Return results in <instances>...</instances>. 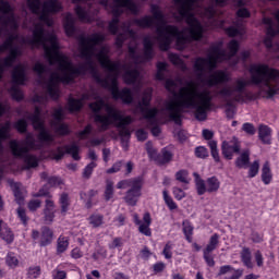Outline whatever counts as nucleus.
Returning a JSON list of instances; mask_svg holds the SVG:
<instances>
[{"mask_svg":"<svg viewBox=\"0 0 279 279\" xmlns=\"http://www.w3.org/2000/svg\"><path fill=\"white\" fill-rule=\"evenodd\" d=\"M258 171H260V161L254 160L248 167L247 178H256L258 175Z\"/></svg>","mask_w":279,"mask_h":279,"instance_id":"09e8293b","label":"nucleus"},{"mask_svg":"<svg viewBox=\"0 0 279 279\" xmlns=\"http://www.w3.org/2000/svg\"><path fill=\"white\" fill-rule=\"evenodd\" d=\"M17 86L19 85H13L10 88V94L14 101L21 102V101H23V99H25V94Z\"/></svg>","mask_w":279,"mask_h":279,"instance_id":"ea45409f","label":"nucleus"},{"mask_svg":"<svg viewBox=\"0 0 279 279\" xmlns=\"http://www.w3.org/2000/svg\"><path fill=\"white\" fill-rule=\"evenodd\" d=\"M59 204L61 206L62 217H66V213H69V206H71V201H69V194L68 193H62L60 195Z\"/></svg>","mask_w":279,"mask_h":279,"instance_id":"4c0bfd02","label":"nucleus"},{"mask_svg":"<svg viewBox=\"0 0 279 279\" xmlns=\"http://www.w3.org/2000/svg\"><path fill=\"white\" fill-rule=\"evenodd\" d=\"M138 77H141V72L136 69L126 70L123 74V82L128 86H132L136 84L138 81Z\"/></svg>","mask_w":279,"mask_h":279,"instance_id":"cd10ccee","label":"nucleus"},{"mask_svg":"<svg viewBox=\"0 0 279 279\" xmlns=\"http://www.w3.org/2000/svg\"><path fill=\"white\" fill-rule=\"evenodd\" d=\"M63 29L68 38H74L75 34H77V26H75V17H73V14L68 13L63 19Z\"/></svg>","mask_w":279,"mask_h":279,"instance_id":"5701e85b","label":"nucleus"},{"mask_svg":"<svg viewBox=\"0 0 279 279\" xmlns=\"http://www.w3.org/2000/svg\"><path fill=\"white\" fill-rule=\"evenodd\" d=\"M217 247H219V234L214 233L209 238L208 244L203 250V258L207 267H215V257L213 256V253L215 252V250H217Z\"/></svg>","mask_w":279,"mask_h":279,"instance_id":"dca6fc26","label":"nucleus"},{"mask_svg":"<svg viewBox=\"0 0 279 279\" xmlns=\"http://www.w3.org/2000/svg\"><path fill=\"white\" fill-rule=\"evenodd\" d=\"M119 23H120V20L118 19H111V21L109 22L108 32L112 36H117V34H119Z\"/></svg>","mask_w":279,"mask_h":279,"instance_id":"4d7b16f0","label":"nucleus"},{"mask_svg":"<svg viewBox=\"0 0 279 279\" xmlns=\"http://www.w3.org/2000/svg\"><path fill=\"white\" fill-rule=\"evenodd\" d=\"M33 71L34 73H37V75H43L44 73H47L48 69L47 65H45V63L41 62H37L35 63V65L33 66Z\"/></svg>","mask_w":279,"mask_h":279,"instance_id":"774afa93","label":"nucleus"},{"mask_svg":"<svg viewBox=\"0 0 279 279\" xmlns=\"http://www.w3.org/2000/svg\"><path fill=\"white\" fill-rule=\"evenodd\" d=\"M168 60H170L171 64H173L174 66H182L184 64V61L182 60V58H180V54L178 53L171 52L168 56Z\"/></svg>","mask_w":279,"mask_h":279,"instance_id":"13d9d810","label":"nucleus"},{"mask_svg":"<svg viewBox=\"0 0 279 279\" xmlns=\"http://www.w3.org/2000/svg\"><path fill=\"white\" fill-rule=\"evenodd\" d=\"M109 250H119L120 247H123V238L117 236L112 240L111 243L108 244Z\"/></svg>","mask_w":279,"mask_h":279,"instance_id":"338daca9","label":"nucleus"},{"mask_svg":"<svg viewBox=\"0 0 279 279\" xmlns=\"http://www.w3.org/2000/svg\"><path fill=\"white\" fill-rule=\"evenodd\" d=\"M193 175L195 178L194 182L197 195H206V193H217V191L221 189V181H219L216 175L207 178L206 181H204V179H202V177H199V173L197 172H194Z\"/></svg>","mask_w":279,"mask_h":279,"instance_id":"9d476101","label":"nucleus"},{"mask_svg":"<svg viewBox=\"0 0 279 279\" xmlns=\"http://www.w3.org/2000/svg\"><path fill=\"white\" fill-rule=\"evenodd\" d=\"M0 236L5 241V243H14V233L10 228H7L5 232H2Z\"/></svg>","mask_w":279,"mask_h":279,"instance_id":"0e129e2a","label":"nucleus"},{"mask_svg":"<svg viewBox=\"0 0 279 279\" xmlns=\"http://www.w3.org/2000/svg\"><path fill=\"white\" fill-rule=\"evenodd\" d=\"M28 125L27 120L23 118L13 123V128L19 132V134H27Z\"/></svg>","mask_w":279,"mask_h":279,"instance_id":"37998d69","label":"nucleus"},{"mask_svg":"<svg viewBox=\"0 0 279 279\" xmlns=\"http://www.w3.org/2000/svg\"><path fill=\"white\" fill-rule=\"evenodd\" d=\"M159 165H169L173 160V151L169 147H163L161 149V155L157 158Z\"/></svg>","mask_w":279,"mask_h":279,"instance_id":"f704fd0d","label":"nucleus"},{"mask_svg":"<svg viewBox=\"0 0 279 279\" xmlns=\"http://www.w3.org/2000/svg\"><path fill=\"white\" fill-rule=\"evenodd\" d=\"M185 97H197L199 99V107L201 108H206L207 110H210V107L213 106V96L210 95L209 90H203V92H197L195 89L191 90V88L187 90Z\"/></svg>","mask_w":279,"mask_h":279,"instance_id":"aec40b11","label":"nucleus"},{"mask_svg":"<svg viewBox=\"0 0 279 279\" xmlns=\"http://www.w3.org/2000/svg\"><path fill=\"white\" fill-rule=\"evenodd\" d=\"M183 108H195L194 117L197 121H206L208 117V110L205 107H199L195 101V98L187 96L181 101H169L166 104V110L169 112L170 121H174L177 125L182 124V109Z\"/></svg>","mask_w":279,"mask_h":279,"instance_id":"39448f33","label":"nucleus"},{"mask_svg":"<svg viewBox=\"0 0 279 279\" xmlns=\"http://www.w3.org/2000/svg\"><path fill=\"white\" fill-rule=\"evenodd\" d=\"M162 195L163 202L166 206H168L169 210H178V203L173 201V197H171V195H169V191L163 190Z\"/></svg>","mask_w":279,"mask_h":279,"instance_id":"a19ab883","label":"nucleus"},{"mask_svg":"<svg viewBox=\"0 0 279 279\" xmlns=\"http://www.w3.org/2000/svg\"><path fill=\"white\" fill-rule=\"evenodd\" d=\"M229 54L230 58H234L239 53V49H241V45L239 44V40L232 39L228 44Z\"/></svg>","mask_w":279,"mask_h":279,"instance_id":"8fccbe9b","label":"nucleus"},{"mask_svg":"<svg viewBox=\"0 0 279 279\" xmlns=\"http://www.w3.org/2000/svg\"><path fill=\"white\" fill-rule=\"evenodd\" d=\"M251 75V84L260 86L264 84L266 88L267 99H274L279 93V70L269 66L267 63H253L248 68Z\"/></svg>","mask_w":279,"mask_h":279,"instance_id":"20e7f679","label":"nucleus"},{"mask_svg":"<svg viewBox=\"0 0 279 279\" xmlns=\"http://www.w3.org/2000/svg\"><path fill=\"white\" fill-rule=\"evenodd\" d=\"M64 154H69L70 156H72L73 160H82V157L80 156V146H77V144L65 145L64 147H57L56 153H53V159L62 160L64 158Z\"/></svg>","mask_w":279,"mask_h":279,"instance_id":"6ab92c4d","label":"nucleus"},{"mask_svg":"<svg viewBox=\"0 0 279 279\" xmlns=\"http://www.w3.org/2000/svg\"><path fill=\"white\" fill-rule=\"evenodd\" d=\"M12 130V122L7 121L0 125V151H3L2 141H8L10 138V131Z\"/></svg>","mask_w":279,"mask_h":279,"instance_id":"473e14b6","label":"nucleus"},{"mask_svg":"<svg viewBox=\"0 0 279 279\" xmlns=\"http://www.w3.org/2000/svg\"><path fill=\"white\" fill-rule=\"evenodd\" d=\"M108 112L109 117H111L113 121H118L117 128L120 130L119 136H121L122 138H130L132 136V133L130 132V129H128V125L132 123V117H124L118 109L110 107H108Z\"/></svg>","mask_w":279,"mask_h":279,"instance_id":"9b49d317","label":"nucleus"},{"mask_svg":"<svg viewBox=\"0 0 279 279\" xmlns=\"http://www.w3.org/2000/svg\"><path fill=\"white\" fill-rule=\"evenodd\" d=\"M221 154L225 160H232L234 158V154H241V141L239 138L233 137L231 141H225L221 144Z\"/></svg>","mask_w":279,"mask_h":279,"instance_id":"f3484780","label":"nucleus"},{"mask_svg":"<svg viewBox=\"0 0 279 279\" xmlns=\"http://www.w3.org/2000/svg\"><path fill=\"white\" fill-rule=\"evenodd\" d=\"M69 250V238L60 235L57 240V256L64 254Z\"/></svg>","mask_w":279,"mask_h":279,"instance_id":"e433bc0d","label":"nucleus"},{"mask_svg":"<svg viewBox=\"0 0 279 279\" xmlns=\"http://www.w3.org/2000/svg\"><path fill=\"white\" fill-rule=\"evenodd\" d=\"M7 265L8 267H11V268L19 267V258H16L14 253H9L7 255Z\"/></svg>","mask_w":279,"mask_h":279,"instance_id":"69168bd1","label":"nucleus"},{"mask_svg":"<svg viewBox=\"0 0 279 279\" xmlns=\"http://www.w3.org/2000/svg\"><path fill=\"white\" fill-rule=\"evenodd\" d=\"M40 274H43L40 266H31L27 269L26 278L27 279H38V278H40Z\"/></svg>","mask_w":279,"mask_h":279,"instance_id":"de8ad7c7","label":"nucleus"},{"mask_svg":"<svg viewBox=\"0 0 279 279\" xmlns=\"http://www.w3.org/2000/svg\"><path fill=\"white\" fill-rule=\"evenodd\" d=\"M196 158H202L203 160L208 158V149L204 146H198L194 150Z\"/></svg>","mask_w":279,"mask_h":279,"instance_id":"680f3d73","label":"nucleus"},{"mask_svg":"<svg viewBox=\"0 0 279 279\" xmlns=\"http://www.w3.org/2000/svg\"><path fill=\"white\" fill-rule=\"evenodd\" d=\"M14 40H19V34L10 33L7 40L0 46L4 51L14 47Z\"/></svg>","mask_w":279,"mask_h":279,"instance_id":"c03bdc74","label":"nucleus"},{"mask_svg":"<svg viewBox=\"0 0 279 279\" xmlns=\"http://www.w3.org/2000/svg\"><path fill=\"white\" fill-rule=\"evenodd\" d=\"M182 226L185 241H187V243H193V230H195V227H193L189 220H183Z\"/></svg>","mask_w":279,"mask_h":279,"instance_id":"c9c22d12","label":"nucleus"},{"mask_svg":"<svg viewBox=\"0 0 279 279\" xmlns=\"http://www.w3.org/2000/svg\"><path fill=\"white\" fill-rule=\"evenodd\" d=\"M88 108L94 113L95 123H100L101 132L109 130L110 125H112V116L108 112V108L114 107L106 104L104 98H99L98 100L90 102Z\"/></svg>","mask_w":279,"mask_h":279,"instance_id":"6e6552de","label":"nucleus"},{"mask_svg":"<svg viewBox=\"0 0 279 279\" xmlns=\"http://www.w3.org/2000/svg\"><path fill=\"white\" fill-rule=\"evenodd\" d=\"M271 180H274L271 167L269 166V161H266L262 168V182H264V184L267 186L271 184Z\"/></svg>","mask_w":279,"mask_h":279,"instance_id":"72a5a7b5","label":"nucleus"},{"mask_svg":"<svg viewBox=\"0 0 279 279\" xmlns=\"http://www.w3.org/2000/svg\"><path fill=\"white\" fill-rule=\"evenodd\" d=\"M20 147H27L29 151L31 149H34V147H36V140H34V136H32V134H28L23 142H20Z\"/></svg>","mask_w":279,"mask_h":279,"instance_id":"603ef678","label":"nucleus"},{"mask_svg":"<svg viewBox=\"0 0 279 279\" xmlns=\"http://www.w3.org/2000/svg\"><path fill=\"white\" fill-rule=\"evenodd\" d=\"M274 130L269 128L267 124L258 125V138L263 143V145H271V134Z\"/></svg>","mask_w":279,"mask_h":279,"instance_id":"393cba45","label":"nucleus"},{"mask_svg":"<svg viewBox=\"0 0 279 279\" xmlns=\"http://www.w3.org/2000/svg\"><path fill=\"white\" fill-rule=\"evenodd\" d=\"M74 12L77 16V19L82 22L84 21H88L89 16H88V12L86 11V9L80 4H77L75 8H74Z\"/></svg>","mask_w":279,"mask_h":279,"instance_id":"3c124183","label":"nucleus"},{"mask_svg":"<svg viewBox=\"0 0 279 279\" xmlns=\"http://www.w3.org/2000/svg\"><path fill=\"white\" fill-rule=\"evenodd\" d=\"M226 50L221 49V45L210 46L207 58L198 57L194 62V70L197 73V78L202 84L207 86H219V84H228L230 82V75L223 70H217V63L223 59ZM208 71H215L207 80H204V73Z\"/></svg>","mask_w":279,"mask_h":279,"instance_id":"7ed1b4c3","label":"nucleus"},{"mask_svg":"<svg viewBox=\"0 0 279 279\" xmlns=\"http://www.w3.org/2000/svg\"><path fill=\"white\" fill-rule=\"evenodd\" d=\"M234 166L236 169H247L250 167V150L246 149L240 153V156L234 161Z\"/></svg>","mask_w":279,"mask_h":279,"instance_id":"7c9ffc66","label":"nucleus"},{"mask_svg":"<svg viewBox=\"0 0 279 279\" xmlns=\"http://www.w3.org/2000/svg\"><path fill=\"white\" fill-rule=\"evenodd\" d=\"M56 134H58V136H69V134H71V128H69L66 123H60L56 128Z\"/></svg>","mask_w":279,"mask_h":279,"instance_id":"5fc2aeb1","label":"nucleus"},{"mask_svg":"<svg viewBox=\"0 0 279 279\" xmlns=\"http://www.w3.org/2000/svg\"><path fill=\"white\" fill-rule=\"evenodd\" d=\"M151 92H144L142 95V100L137 105L141 114L147 121H154L156 117H158V108H149V106H151Z\"/></svg>","mask_w":279,"mask_h":279,"instance_id":"ddd939ff","label":"nucleus"},{"mask_svg":"<svg viewBox=\"0 0 279 279\" xmlns=\"http://www.w3.org/2000/svg\"><path fill=\"white\" fill-rule=\"evenodd\" d=\"M96 167L97 162H89L83 170V178H85V180H90V175H93V171H95Z\"/></svg>","mask_w":279,"mask_h":279,"instance_id":"6e6d98bb","label":"nucleus"},{"mask_svg":"<svg viewBox=\"0 0 279 279\" xmlns=\"http://www.w3.org/2000/svg\"><path fill=\"white\" fill-rule=\"evenodd\" d=\"M129 53L133 60L143 59L144 62H151L154 60V56H156V51L154 50V41L149 37H144L143 39V56H136V48L129 47Z\"/></svg>","mask_w":279,"mask_h":279,"instance_id":"4468645a","label":"nucleus"},{"mask_svg":"<svg viewBox=\"0 0 279 279\" xmlns=\"http://www.w3.org/2000/svg\"><path fill=\"white\" fill-rule=\"evenodd\" d=\"M175 181L177 182H181V184H190V180H189V170L186 169H181L179 171L175 172Z\"/></svg>","mask_w":279,"mask_h":279,"instance_id":"a18cd8bd","label":"nucleus"},{"mask_svg":"<svg viewBox=\"0 0 279 279\" xmlns=\"http://www.w3.org/2000/svg\"><path fill=\"white\" fill-rule=\"evenodd\" d=\"M13 195L15 197L16 204H19V206H23L25 202V196H23V192L21 191L19 183H14L13 185Z\"/></svg>","mask_w":279,"mask_h":279,"instance_id":"49530a36","label":"nucleus"},{"mask_svg":"<svg viewBox=\"0 0 279 279\" xmlns=\"http://www.w3.org/2000/svg\"><path fill=\"white\" fill-rule=\"evenodd\" d=\"M175 5H179V14L181 19H185L189 25L187 32L191 40H202L204 38V25L195 17L193 13V5L197 3V0H173Z\"/></svg>","mask_w":279,"mask_h":279,"instance_id":"423d86ee","label":"nucleus"},{"mask_svg":"<svg viewBox=\"0 0 279 279\" xmlns=\"http://www.w3.org/2000/svg\"><path fill=\"white\" fill-rule=\"evenodd\" d=\"M53 219H56V203L47 198L44 207V221L45 223H53Z\"/></svg>","mask_w":279,"mask_h":279,"instance_id":"b1692460","label":"nucleus"},{"mask_svg":"<svg viewBox=\"0 0 279 279\" xmlns=\"http://www.w3.org/2000/svg\"><path fill=\"white\" fill-rule=\"evenodd\" d=\"M33 123L34 130H37L39 133L37 135L39 143H53V135L45 128V122L41 118L38 120H31Z\"/></svg>","mask_w":279,"mask_h":279,"instance_id":"412c9836","label":"nucleus"},{"mask_svg":"<svg viewBox=\"0 0 279 279\" xmlns=\"http://www.w3.org/2000/svg\"><path fill=\"white\" fill-rule=\"evenodd\" d=\"M32 239L34 241H38L39 239V246L47 247V245H51V243H53V230L47 226L41 227V232L34 229L32 231Z\"/></svg>","mask_w":279,"mask_h":279,"instance_id":"a211bd4d","label":"nucleus"},{"mask_svg":"<svg viewBox=\"0 0 279 279\" xmlns=\"http://www.w3.org/2000/svg\"><path fill=\"white\" fill-rule=\"evenodd\" d=\"M175 86H177L175 81H173L172 78L166 80L165 88L168 93H171V95H173L174 99L170 101H173L174 104L178 101H183V99H186V94L189 93V89L193 88L195 86V83L189 82L187 87L181 88L179 93H177V90L173 89Z\"/></svg>","mask_w":279,"mask_h":279,"instance_id":"2eb2a0df","label":"nucleus"},{"mask_svg":"<svg viewBox=\"0 0 279 279\" xmlns=\"http://www.w3.org/2000/svg\"><path fill=\"white\" fill-rule=\"evenodd\" d=\"M225 34H227L229 38H236V36H241V29L236 28V26H228L225 28Z\"/></svg>","mask_w":279,"mask_h":279,"instance_id":"052dcab7","label":"nucleus"},{"mask_svg":"<svg viewBox=\"0 0 279 279\" xmlns=\"http://www.w3.org/2000/svg\"><path fill=\"white\" fill-rule=\"evenodd\" d=\"M242 132H245L248 136H254V134H256V126L251 122L243 123Z\"/></svg>","mask_w":279,"mask_h":279,"instance_id":"bf43d9fd","label":"nucleus"},{"mask_svg":"<svg viewBox=\"0 0 279 279\" xmlns=\"http://www.w3.org/2000/svg\"><path fill=\"white\" fill-rule=\"evenodd\" d=\"M143 221L144 223L140 225L138 227V232L144 234V236H151V228H149V226H151V214L145 213L143 216Z\"/></svg>","mask_w":279,"mask_h":279,"instance_id":"c85d7f7f","label":"nucleus"},{"mask_svg":"<svg viewBox=\"0 0 279 279\" xmlns=\"http://www.w3.org/2000/svg\"><path fill=\"white\" fill-rule=\"evenodd\" d=\"M88 221L92 228H100V226H104V215L93 214L89 216Z\"/></svg>","mask_w":279,"mask_h":279,"instance_id":"79ce46f5","label":"nucleus"},{"mask_svg":"<svg viewBox=\"0 0 279 279\" xmlns=\"http://www.w3.org/2000/svg\"><path fill=\"white\" fill-rule=\"evenodd\" d=\"M121 8H126V10L131 13H133L135 16H137V14H140L141 9L138 8V4L135 3V8H136V12L132 11V9L129 5H123V4H119L118 2H114V5L112 8V19H117L119 21V19H121V15L123 14V9Z\"/></svg>","mask_w":279,"mask_h":279,"instance_id":"a878e982","label":"nucleus"},{"mask_svg":"<svg viewBox=\"0 0 279 279\" xmlns=\"http://www.w3.org/2000/svg\"><path fill=\"white\" fill-rule=\"evenodd\" d=\"M26 45L32 47L44 46L45 58L48 59L49 64L53 62H59V70L62 72L60 76L58 73L51 74L47 83V94L52 101H58L60 99V87L58 84H72L75 82L77 75H85L89 71L93 80L97 84H100L102 88H109L112 99L118 101L121 99L122 104L125 106H131L134 104V93L129 87L119 89V74L121 73V62L112 61L108 56V50L102 48L97 54L98 62L105 71L108 72L107 78H101V74L95 66L93 62V56L97 51V46L106 43V35L101 33H94L89 36L81 35L78 36V51L81 58L86 60L85 64L75 68L73 63L66 60V57L60 54V44H58V37L53 34H45V27L37 24L33 31V38L24 40Z\"/></svg>","mask_w":279,"mask_h":279,"instance_id":"f257e3e1","label":"nucleus"},{"mask_svg":"<svg viewBox=\"0 0 279 279\" xmlns=\"http://www.w3.org/2000/svg\"><path fill=\"white\" fill-rule=\"evenodd\" d=\"M17 217L22 221V225L26 227L29 221V217H27V213L25 211V208L23 207L17 208Z\"/></svg>","mask_w":279,"mask_h":279,"instance_id":"e2e57ef3","label":"nucleus"},{"mask_svg":"<svg viewBox=\"0 0 279 279\" xmlns=\"http://www.w3.org/2000/svg\"><path fill=\"white\" fill-rule=\"evenodd\" d=\"M145 184V178L138 175L137 180L133 182V185L126 191L124 202L128 206H136L141 195H143V186Z\"/></svg>","mask_w":279,"mask_h":279,"instance_id":"f8f14e48","label":"nucleus"},{"mask_svg":"<svg viewBox=\"0 0 279 279\" xmlns=\"http://www.w3.org/2000/svg\"><path fill=\"white\" fill-rule=\"evenodd\" d=\"M104 197L106 202H110V199L114 197V182H112L110 179L106 180Z\"/></svg>","mask_w":279,"mask_h":279,"instance_id":"58836bf2","label":"nucleus"},{"mask_svg":"<svg viewBox=\"0 0 279 279\" xmlns=\"http://www.w3.org/2000/svg\"><path fill=\"white\" fill-rule=\"evenodd\" d=\"M241 262L243 263L244 267L247 269H254V263H252V250L250 247L244 246L240 253Z\"/></svg>","mask_w":279,"mask_h":279,"instance_id":"c756f323","label":"nucleus"},{"mask_svg":"<svg viewBox=\"0 0 279 279\" xmlns=\"http://www.w3.org/2000/svg\"><path fill=\"white\" fill-rule=\"evenodd\" d=\"M27 8L32 12V14H40L39 21H43L51 27V20L49 19V14H58L62 10V4L59 3L58 0H49L44 3L41 0H26ZM43 5V10L40 12V7Z\"/></svg>","mask_w":279,"mask_h":279,"instance_id":"0eeeda50","label":"nucleus"},{"mask_svg":"<svg viewBox=\"0 0 279 279\" xmlns=\"http://www.w3.org/2000/svg\"><path fill=\"white\" fill-rule=\"evenodd\" d=\"M233 271L231 277H226L225 279H240L243 276V269H234V267L230 265H225L219 268L218 276H226V274H230Z\"/></svg>","mask_w":279,"mask_h":279,"instance_id":"bb28decb","label":"nucleus"},{"mask_svg":"<svg viewBox=\"0 0 279 279\" xmlns=\"http://www.w3.org/2000/svg\"><path fill=\"white\" fill-rule=\"evenodd\" d=\"M11 82L13 86H25L27 82V70L25 65L17 64L13 68L11 72Z\"/></svg>","mask_w":279,"mask_h":279,"instance_id":"4be33fe9","label":"nucleus"},{"mask_svg":"<svg viewBox=\"0 0 279 279\" xmlns=\"http://www.w3.org/2000/svg\"><path fill=\"white\" fill-rule=\"evenodd\" d=\"M162 256H165L166 260H170L173 258V242L168 241L162 250Z\"/></svg>","mask_w":279,"mask_h":279,"instance_id":"864d4df0","label":"nucleus"},{"mask_svg":"<svg viewBox=\"0 0 279 279\" xmlns=\"http://www.w3.org/2000/svg\"><path fill=\"white\" fill-rule=\"evenodd\" d=\"M9 147L14 158L24 160L26 169H36V167H38V157L35 155H29V148L21 147V142L17 140H11Z\"/></svg>","mask_w":279,"mask_h":279,"instance_id":"1a4fd4ad","label":"nucleus"},{"mask_svg":"<svg viewBox=\"0 0 279 279\" xmlns=\"http://www.w3.org/2000/svg\"><path fill=\"white\" fill-rule=\"evenodd\" d=\"M150 13L153 15H144L141 19H134L133 25L141 27V29H150L157 22V40L159 43L160 51H169L173 38H175V47L178 51H184L189 37L184 36V33L175 25H167L165 20V13L158 4H150Z\"/></svg>","mask_w":279,"mask_h":279,"instance_id":"f03ea898","label":"nucleus"},{"mask_svg":"<svg viewBox=\"0 0 279 279\" xmlns=\"http://www.w3.org/2000/svg\"><path fill=\"white\" fill-rule=\"evenodd\" d=\"M84 108V100L82 98L70 97L68 99V110L73 114V112H81Z\"/></svg>","mask_w":279,"mask_h":279,"instance_id":"2f4dec72","label":"nucleus"}]
</instances>
